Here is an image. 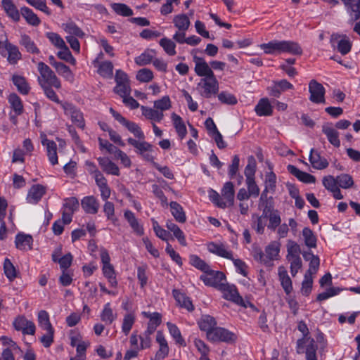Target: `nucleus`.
<instances>
[{"mask_svg":"<svg viewBox=\"0 0 360 360\" xmlns=\"http://www.w3.org/2000/svg\"><path fill=\"white\" fill-rule=\"evenodd\" d=\"M298 330L303 334V338L297 341V352L305 354L306 360H317L316 350L318 346L314 340L308 336L309 330L306 323L300 321L298 323Z\"/></svg>","mask_w":360,"mask_h":360,"instance_id":"obj_1","label":"nucleus"},{"mask_svg":"<svg viewBox=\"0 0 360 360\" xmlns=\"http://www.w3.org/2000/svg\"><path fill=\"white\" fill-rule=\"evenodd\" d=\"M37 69L39 72L38 82L40 86L52 85L56 89H60L61 83L54 72L44 62L37 64Z\"/></svg>","mask_w":360,"mask_h":360,"instance_id":"obj_2","label":"nucleus"},{"mask_svg":"<svg viewBox=\"0 0 360 360\" xmlns=\"http://www.w3.org/2000/svg\"><path fill=\"white\" fill-rule=\"evenodd\" d=\"M202 97L210 98L215 96L219 91V82L216 76L202 77L196 86Z\"/></svg>","mask_w":360,"mask_h":360,"instance_id":"obj_3","label":"nucleus"},{"mask_svg":"<svg viewBox=\"0 0 360 360\" xmlns=\"http://www.w3.org/2000/svg\"><path fill=\"white\" fill-rule=\"evenodd\" d=\"M0 54L3 57H6L11 65L17 64L22 58L18 47L10 43L6 37L4 39H0Z\"/></svg>","mask_w":360,"mask_h":360,"instance_id":"obj_4","label":"nucleus"},{"mask_svg":"<svg viewBox=\"0 0 360 360\" xmlns=\"http://www.w3.org/2000/svg\"><path fill=\"white\" fill-rule=\"evenodd\" d=\"M219 290L223 292V297L227 300L233 302L234 303L240 305L245 308L251 307L256 309L254 304L249 301H244L243 297L239 295L237 288L233 285L224 283L221 285Z\"/></svg>","mask_w":360,"mask_h":360,"instance_id":"obj_5","label":"nucleus"},{"mask_svg":"<svg viewBox=\"0 0 360 360\" xmlns=\"http://www.w3.org/2000/svg\"><path fill=\"white\" fill-rule=\"evenodd\" d=\"M207 340L213 342H224L232 344L236 341L237 335L224 328L216 327L207 334Z\"/></svg>","mask_w":360,"mask_h":360,"instance_id":"obj_6","label":"nucleus"},{"mask_svg":"<svg viewBox=\"0 0 360 360\" xmlns=\"http://www.w3.org/2000/svg\"><path fill=\"white\" fill-rule=\"evenodd\" d=\"M110 112L117 121L126 127L127 129L134 135L135 137L139 139L140 140H143L145 139V135L143 131L136 123L127 120L125 117H124L112 108H110Z\"/></svg>","mask_w":360,"mask_h":360,"instance_id":"obj_7","label":"nucleus"},{"mask_svg":"<svg viewBox=\"0 0 360 360\" xmlns=\"http://www.w3.org/2000/svg\"><path fill=\"white\" fill-rule=\"evenodd\" d=\"M200 278L206 285L213 286L219 289L221 285L224 284V281H226V276L224 273L212 270L210 268L205 274L201 275Z\"/></svg>","mask_w":360,"mask_h":360,"instance_id":"obj_8","label":"nucleus"},{"mask_svg":"<svg viewBox=\"0 0 360 360\" xmlns=\"http://www.w3.org/2000/svg\"><path fill=\"white\" fill-rule=\"evenodd\" d=\"M61 106L64 110L65 114L70 116L71 120L75 124L81 129L84 128L85 123L83 114L72 103L68 102L61 103Z\"/></svg>","mask_w":360,"mask_h":360,"instance_id":"obj_9","label":"nucleus"},{"mask_svg":"<svg viewBox=\"0 0 360 360\" xmlns=\"http://www.w3.org/2000/svg\"><path fill=\"white\" fill-rule=\"evenodd\" d=\"M309 91L310 93L309 100L314 103H325L326 90L323 86L312 79L309 84Z\"/></svg>","mask_w":360,"mask_h":360,"instance_id":"obj_10","label":"nucleus"},{"mask_svg":"<svg viewBox=\"0 0 360 360\" xmlns=\"http://www.w3.org/2000/svg\"><path fill=\"white\" fill-rule=\"evenodd\" d=\"M193 62L195 63V74L202 77H209L214 76V73L210 65L205 60L196 55L193 56Z\"/></svg>","mask_w":360,"mask_h":360,"instance_id":"obj_11","label":"nucleus"},{"mask_svg":"<svg viewBox=\"0 0 360 360\" xmlns=\"http://www.w3.org/2000/svg\"><path fill=\"white\" fill-rule=\"evenodd\" d=\"M13 326L16 330H21L23 334L27 335H34L36 330L34 323L24 316L16 318L13 322Z\"/></svg>","mask_w":360,"mask_h":360,"instance_id":"obj_12","label":"nucleus"},{"mask_svg":"<svg viewBox=\"0 0 360 360\" xmlns=\"http://www.w3.org/2000/svg\"><path fill=\"white\" fill-rule=\"evenodd\" d=\"M41 143L46 148L47 156L52 165L58 164L57 145L52 141L48 139L45 135L41 136Z\"/></svg>","mask_w":360,"mask_h":360,"instance_id":"obj_13","label":"nucleus"},{"mask_svg":"<svg viewBox=\"0 0 360 360\" xmlns=\"http://www.w3.org/2000/svg\"><path fill=\"white\" fill-rule=\"evenodd\" d=\"M269 210L267 206H266L262 216H259L257 214L252 215L251 226L258 234H263L264 232V228L266 226L265 218L267 217Z\"/></svg>","mask_w":360,"mask_h":360,"instance_id":"obj_14","label":"nucleus"},{"mask_svg":"<svg viewBox=\"0 0 360 360\" xmlns=\"http://www.w3.org/2000/svg\"><path fill=\"white\" fill-rule=\"evenodd\" d=\"M259 47L266 54L278 55L283 53V41L272 40L260 44Z\"/></svg>","mask_w":360,"mask_h":360,"instance_id":"obj_15","label":"nucleus"},{"mask_svg":"<svg viewBox=\"0 0 360 360\" xmlns=\"http://www.w3.org/2000/svg\"><path fill=\"white\" fill-rule=\"evenodd\" d=\"M46 193V188L40 184L32 186L28 191L26 200L30 204H37Z\"/></svg>","mask_w":360,"mask_h":360,"instance_id":"obj_16","label":"nucleus"},{"mask_svg":"<svg viewBox=\"0 0 360 360\" xmlns=\"http://www.w3.org/2000/svg\"><path fill=\"white\" fill-rule=\"evenodd\" d=\"M293 85L288 82L286 79H281L279 81L274 82V84L268 88L269 94L271 96L278 98L283 91L288 89H292Z\"/></svg>","mask_w":360,"mask_h":360,"instance_id":"obj_17","label":"nucleus"},{"mask_svg":"<svg viewBox=\"0 0 360 360\" xmlns=\"http://www.w3.org/2000/svg\"><path fill=\"white\" fill-rule=\"evenodd\" d=\"M278 275L283 290L287 295L290 294L293 289L292 283L286 269L283 266H280L278 268Z\"/></svg>","mask_w":360,"mask_h":360,"instance_id":"obj_18","label":"nucleus"},{"mask_svg":"<svg viewBox=\"0 0 360 360\" xmlns=\"http://www.w3.org/2000/svg\"><path fill=\"white\" fill-rule=\"evenodd\" d=\"M81 205L84 212L87 214H95L99 209V202L93 195L86 196L81 201Z\"/></svg>","mask_w":360,"mask_h":360,"instance_id":"obj_19","label":"nucleus"},{"mask_svg":"<svg viewBox=\"0 0 360 360\" xmlns=\"http://www.w3.org/2000/svg\"><path fill=\"white\" fill-rule=\"evenodd\" d=\"M346 7L351 19L356 21L360 18V0H341Z\"/></svg>","mask_w":360,"mask_h":360,"instance_id":"obj_20","label":"nucleus"},{"mask_svg":"<svg viewBox=\"0 0 360 360\" xmlns=\"http://www.w3.org/2000/svg\"><path fill=\"white\" fill-rule=\"evenodd\" d=\"M32 243L33 238L30 235L20 233L15 236V247L20 250L26 251L31 250L32 248Z\"/></svg>","mask_w":360,"mask_h":360,"instance_id":"obj_21","label":"nucleus"},{"mask_svg":"<svg viewBox=\"0 0 360 360\" xmlns=\"http://www.w3.org/2000/svg\"><path fill=\"white\" fill-rule=\"evenodd\" d=\"M173 297L178 303V304L183 308L186 309L188 311L194 310V306L191 299L180 290L174 289L172 290Z\"/></svg>","mask_w":360,"mask_h":360,"instance_id":"obj_22","label":"nucleus"},{"mask_svg":"<svg viewBox=\"0 0 360 360\" xmlns=\"http://www.w3.org/2000/svg\"><path fill=\"white\" fill-rule=\"evenodd\" d=\"M309 159L312 167L316 169H323L328 166L327 160L321 157L320 153L313 148L311 149Z\"/></svg>","mask_w":360,"mask_h":360,"instance_id":"obj_23","label":"nucleus"},{"mask_svg":"<svg viewBox=\"0 0 360 360\" xmlns=\"http://www.w3.org/2000/svg\"><path fill=\"white\" fill-rule=\"evenodd\" d=\"M208 250L219 257L233 259V254L231 251L228 250L224 244H217L214 243H210L207 245Z\"/></svg>","mask_w":360,"mask_h":360,"instance_id":"obj_24","label":"nucleus"},{"mask_svg":"<svg viewBox=\"0 0 360 360\" xmlns=\"http://www.w3.org/2000/svg\"><path fill=\"white\" fill-rule=\"evenodd\" d=\"M98 162L103 171L108 174L120 175L119 167L107 158H98Z\"/></svg>","mask_w":360,"mask_h":360,"instance_id":"obj_25","label":"nucleus"},{"mask_svg":"<svg viewBox=\"0 0 360 360\" xmlns=\"http://www.w3.org/2000/svg\"><path fill=\"white\" fill-rule=\"evenodd\" d=\"M142 115L148 120L153 122H160L164 118V113L156 108L141 105Z\"/></svg>","mask_w":360,"mask_h":360,"instance_id":"obj_26","label":"nucleus"},{"mask_svg":"<svg viewBox=\"0 0 360 360\" xmlns=\"http://www.w3.org/2000/svg\"><path fill=\"white\" fill-rule=\"evenodd\" d=\"M280 243L276 241L270 243L265 248V257L269 260L268 265H271L273 260H276L279 257Z\"/></svg>","mask_w":360,"mask_h":360,"instance_id":"obj_27","label":"nucleus"},{"mask_svg":"<svg viewBox=\"0 0 360 360\" xmlns=\"http://www.w3.org/2000/svg\"><path fill=\"white\" fill-rule=\"evenodd\" d=\"M255 110L259 116H270L273 112V108L266 98H261L256 105Z\"/></svg>","mask_w":360,"mask_h":360,"instance_id":"obj_28","label":"nucleus"},{"mask_svg":"<svg viewBox=\"0 0 360 360\" xmlns=\"http://www.w3.org/2000/svg\"><path fill=\"white\" fill-rule=\"evenodd\" d=\"M198 323L200 329L202 331H205L207 335L217 327L215 319L210 315L202 316Z\"/></svg>","mask_w":360,"mask_h":360,"instance_id":"obj_29","label":"nucleus"},{"mask_svg":"<svg viewBox=\"0 0 360 360\" xmlns=\"http://www.w3.org/2000/svg\"><path fill=\"white\" fill-rule=\"evenodd\" d=\"M124 217L129 224L133 231L139 236H142L144 233L143 226L139 224L138 219L134 214L130 210H126L124 213Z\"/></svg>","mask_w":360,"mask_h":360,"instance_id":"obj_30","label":"nucleus"},{"mask_svg":"<svg viewBox=\"0 0 360 360\" xmlns=\"http://www.w3.org/2000/svg\"><path fill=\"white\" fill-rule=\"evenodd\" d=\"M323 133L327 136L328 141L335 147H340V141L339 139L338 131L329 125L322 127Z\"/></svg>","mask_w":360,"mask_h":360,"instance_id":"obj_31","label":"nucleus"},{"mask_svg":"<svg viewBox=\"0 0 360 360\" xmlns=\"http://www.w3.org/2000/svg\"><path fill=\"white\" fill-rule=\"evenodd\" d=\"M331 42L333 44L337 42V49L342 55H346L351 50L352 44L346 37L338 40V36L333 34L331 37Z\"/></svg>","mask_w":360,"mask_h":360,"instance_id":"obj_32","label":"nucleus"},{"mask_svg":"<svg viewBox=\"0 0 360 360\" xmlns=\"http://www.w3.org/2000/svg\"><path fill=\"white\" fill-rule=\"evenodd\" d=\"M2 6L6 14L15 22L20 18V13L11 0H2Z\"/></svg>","mask_w":360,"mask_h":360,"instance_id":"obj_33","label":"nucleus"},{"mask_svg":"<svg viewBox=\"0 0 360 360\" xmlns=\"http://www.w3.org/2000/svg\"><path fill=\"white\" fill-rule=\"evenodd\" d=\"M234 186L232 182L225 183L221 190V195L226 201L227 207L233 206L234 204Z\"/></svg>","mask_w":360,"mask_h":360,"instance_id":"obj_34","label":"nucleus"},{"mask_svg":"<svg viewBox=\"0 0 360 360\" xmlns=\"http://www.w3.org/2000/svg\"><path fill=\"white\" fill-rule=\"evenodd\" d=\"M61 27L69 34L68 36L83 38L85 35L84 32L72 21L63 23Z\"/></svg>","mask_w":360,"mask_h":360,"instance_id":"obj_35","label":"nucleus"},{"mask_svg":"<svg viewBox=\"0 0 360 360\" xmlns=\"http://www.w3.org/2000/svg\"><path fill=\"white\" fill-rule=\"evenodd\" d=\"M52 66L56 69V72L63 76L66 80L72 82L74 80V75L68 66L65 64L54 61L52 63Z\"/></svg>","mask_w":360,"mask_h":360,"instance_id":"obj_36","label":"nucleus"},{"mask_svg":"<svg viewBox=\"0 0 360 360\" xmlns=\"http://www.w3.org/2000/svg\"><path fill=\"white\" fill-rule=\"evenodd\" d=\"M12 82L20 94L23 95L28 94L30 87L24 77L14 75L12 77Z\"/></svg>","mask_w":360,"mask_h":360,"instance_id":"obj_37","label":"nucleus"},{"mask_svg":"<svg viewBox=\"0 0 360 360\" xmlns=\"http://www.w3.org/2000/svg\"><path fill=\"white\" fill-rule=\"evenodd\" d=\"M127 142L136 148V152L139 155L143 152L153 151V146L145 141L144 139L137 141L132 138H129Z\"/></svg>","mask_w":360,"mask_h":360,"instance_id":"obj_38","label":"nucleus"},{"mask_svg":"<svg viewBox=\"0 0 360 360\" xmlns=\"http://www.w3.org/2000/svg\"><path fill=\"white\" fill-rule=\"evenodd\" d=\"M169 205L172 214L176 221L179 223H184L186 221V217L181 205L174 201L171 202Z\"/></svg>","mask_w":360,"mask_h":360,"instance_id":"obj_39","label":"nucleus"},{"mask_svg":"<svg viewBox=\"0 0 360 360\" xmlns=\"http://www.w3.org/2000/svg\"><path fill=\"white\" fill-rule=\"evenodd\" d=\"M19 44L24 46L26 51L30 53L38 54L40 52L34 41L32 40L30 36L25 34L21 35Z\"/></svg>","mask_w":360,"mask_h":360,"instance_id":"obj_40","label":"nucleus"},{"mask_svg":"<svg viewBox=\"0 0 360 360\" xmlns=\"http://www.w3.org/2000/svg\"><path fill=\"white\" fill-rule=\"evenodd\" d=\"M20 13L25 19L26 22L32 26H38L41 22L38 16L27 7L21 8Z\"/></svg>","mask_w":360,"mask_h":360,"instance_id":"obj_41","label":"nucleus"},{"mask_svg":"<svg viewBox=\"0 0 360 360\" xmlns=\"http://www.w3.org/2000/svg\"><path fill=\"white\" fill-rule=\"evenodd\" d=\"M302 236L307 247L309 248H316L317 238L311 229L304 227L302 230Z\"/></svg>","mask_w":360,"mask_h":360,"instance_id":"obj_42","label":"nucleus"},{"mask_svg":"<svg viewBox=\"0 0 360 360\" xmlns=\"http://www.w3.org/2000/svg\"><path fill=\"white\" fill-rule=\"evenodd\" d=\"M171 117L179 136L183 139L186 135L187 130L182 118L174 112L172 114Z\"/></svg>","mask_w":360,"mask_h":360,"instance_id":"obj_43","label":"nucleus"},{"mask_svg":"<svg viewBox=\"0 0 360 360\" xmlns=\"http://www.w3.org/2000/svg\"><path fill=\"white\" fill-rule=\"evenodd\" d=\"M166 226L169 231L173 232L174 236L178 240L179 243L183 246H186V241L185 235L184 232L179 229V227L172 221H168Z\"/></svg>","mask_w":360,"mask_h":360,"instance_id":"obj_44","label":"nucleus"},{"mask_svg":"<svg viewBox=\"0 0 360 360\" xmlns=\"http://www.w3.org/2000/svg\"><path fill=\"white\" fill-rule=\"evenodd\" d=\"M155 52L154 50H146L140 56L135 58V63L140 66H144L150 64L154 59Z\"/></svg>","mask_w":360,"mask_h":360,"instance_id":"obj_45","label":"nucleus"},{"mask_svg":"<svg viewBox=\"0 0 360 360\" xmlns=\"http://www.w3.org/2000/svg\"><path fill=\"white\" fill-rule=\"evenodd\" d=\"M283 53L300 56L302 54V49L297 42L283 40Z\"/></svg>","mask_w":360,"mask_h":360,"instance_id":"obj_46","label":"nucleus"},{"mask_svg":"<svg viewBox=\"0 0 360 360\" xmlns=\"http://www.w3.org/2000/svg\"><path fill=\"white\" fill-rule=\"evenodd\" d=\"M174 26L180 31H186L190 26V20L185 14L177 15L173 19Z\"/></svg>","mask_w":360,"mask_h":360,"instance_id":"obj_47","label":"nucleus"},{"mask_svg":"<svg viewBox=\"0 0 360 360\" xmlns=\"http://www.w3.org/2000/svg\"><path fill=\"white\" fill-rule=\"evenodd\" d=\"M287 259H299L301 252L300 245L295 241L289 240L287 243Z\"/></svg>","mask_w":360,"mask_h":360,"instance_id":"obj_48","label":"nucleus"},{"mask_svg":"<svg viewBox=\"0 0 360 360\" xmlns=\"http://www.w3.org/2000/svg\"><path fill=\"white\" fill-rule=\"evenodd\" d=\"M38 324L39 326L44 330H54L50 320L49 315L47 311L41 310L38 313Z\"/></svg>","mask_w":360,"mask_h":360,"instance_id":"obj_49","label":"nucleus"},{"mask_svg":"<svg viewBox=\"0 0 360 360\" xmlns=\"http://www.w3.org/2000/svg\"><path fill=\"white\" fill-rule=\"evenodd\" d=\"M8 102L16 115H20L23 112V105L20 98L15 93L8 96Z\"/></svg>","mask_w":360,"mask_h":360,"instance_id":"obj_50","label":"nucleus"},{"mask_svg":"<svg viewBox=\"0 0 360 360\" xmlns=\"http://www.w3.org/2000/svg\"><path fill=\"white\" fill-rule=\"evenodd\" d=\"M116 318L117 315L113 313L110 304L109 302L105 304L101 314V319L108 324H111Z\"/></svg>","mask_w":360,"mask_h":360,"instance_id":"obj_51","label":"nucleus"},{"mask_svg":"<svg viewBox=\"0 0 360 360\" xmlns=\"http://www.w3.org/2000/svg\"><path fill=\"white\" fill-rule=\"evenodd\" d=\"M167 326L170 335L175 340L176 342L181 346H186L185 340L182 338L179 328L175 324L170 322L167 323Z\"/></svg>","mask_w":360,"mask_h":360,"instance_id":"obj_52","label":"nucleus"},{"mask_svg":"<svg viewBox=\"0 0 360 360\" xmlns=\"http://www.w3.org/2000/svg\"><path fill=\"white\" fill-rule=\"evenodd\" d=\"M159 44L167 55L170 56L176 55V44L172 39L164 37L160 40Z\"/></svg>","mask_w":360,"mask_h":360,"instance_id":"obj_53","label":"nucleus"},{"mask_svg":"<svg viewBox=\"0 0 360 360\" xmlns=\"http://www.w3.org/2000/svg\"><path fill=\"white\" fill-rule=\"evenodd\" d=\"M98 72L103 77H111L113 73V65L110 61H104L99 64Z\"/></svg>","mask_w":360,"mask_h":360,"instance_id":"obj_54","label":"nucleus"},{"mask_svg":"<svg viewBox=\"0 0 360 360\" xmlns=\"http://www.w3.org/2000/svg\"><path fill=\"white\" fill-rule=\"evenodd\" d=\"M189 259L191 264L195 267L196 269L200 270L204 273L209 271L210 266L205 261L201 259L198 256L195 255H192L190 256Z\"/></svg>","mask_w":360,"mask_h":360,"instance_id":"obj_55","label":"nucleus"},{"mask_svg":"<svg viewBox=\"0 0 360 360\" xmlns=\"http://www.w3.org/2000/svg\"><path fill=\"white\" fill-rule=\"evenodd\" d=\"M112 8L116 13L122 16L128 17L133 15V11L124 4L114 3L112 4Z\"/></svg>","mask_w":360,"mask_h":360,"instance_id":"obj_56","label":"nucleus"},{"mask_svg":"<svg viewBox=\"0 0 360 360\" xmlns=\"http://www.w3.org/2000/svg\"><path fill=\"white\" fill-rule=\"evenodd\" d=\"M134 322L135 316L133 314L129 313L124 315L122 325V330L126 335L129 333Z\"/></svg>","mask_w":360,"mask_h":360,"instance_id":"obj_57","label":"nucleus"},{"mask_svg":"<svg viewBox=\"0 0 360 360\" xmlns=\"http://www.w3.org/2000/svg\"><path fill=\"white\" fill-rule=\"evenodd\" d=\"M338 185V186L347 189L352 187L354 184V181L349 174H342L338 175L337 177Z\"/></svg>","mask_w":360,"mask_h":360,"instance_id":"obj_58","label":"nucleus"},{"mask_svg":"<svg viewBox=\"0 0 360 360\" xmlns=\"http://www.w3.org/2000/svg\"><path fill=\"white\" fill-rule=\"evenodd\" d=\"M97 186L98 187L101 196L103 200H108L110 196V188L108 186L107 179H103L96 181Z\"/></svg>","mask_w":360,"mask_h":360,"instance_id":"obj_59","label":"nucleus"},{"mask_svg":"<svg viewBox=\"0 0 360 360\" xmlns=\"http://www.w3.org/2000/svg\"><path fill=\"white\" fill-rule=\"evenodd\" d=\"M256 162L253 156L248 158V162L244 171L246 180L255 179Z\"/></svg>","mask_w":360,"mask_h":360,"instance_id":"obj_60","label":"nucleus"},{"mask_svg":"<svg viewBox=\"0 0 360 360\" xmlns=\"http://www.w3.org/2000/svg\"><path fill=\"white\" fill-rule=\"evenodd\" d=\"M153 72L148 68H142L139 70L136 75V78L141 82L147 83L153 79Z\"/></svg>","mask_w":360,"mask_h":360,"instance_id":"obj_61","label":"nucleus"},{"mask_svg":"<svg viewBox=\"0 0 360 360\" xmlns=\"http://www.w3.org/2000/svg\"><path fill=\"white\" fill-rule=\"evenodd\" d=\"M171 107V101L168 96H165L162 98L154 101V108L162 112L170 109Z\"/></svg>","mask_w":360,"mask_h":360,"instance_id":"obj_62","label":"nucleus"},{"mask_svg":"<svg viewBox=\"0 0 360 360\" xmlns=\"http://www.w3.org/2000/svg\"><path fill=\"white\" fill-rule=\"evenodd\" d=\"M4 269L6 276L10 281H13L17 277L15 268L8 258L4 260Z\"/></svg>","mask_w":360,"mask_h":360,"instance_id":"obj_63","label":"nucleus"},{"mask_svg":"<svg viewBox=\"0 0 360 360\" xmlns=\"http://www.w3.org/2000/svg\"><path fill=\"white\" fill-rule=\"evenodd\" d=\"M269 223L268 228L271 230L274 231L281 224V219L278 210H272L268 216Z\"/></svg>","mask_w":360,"mask_h":360,"instance_id":"obj_64","label":"nucleus"}]
</instances>
